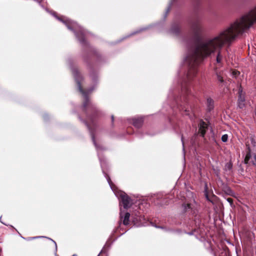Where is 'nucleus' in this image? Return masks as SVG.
<instances>
[{
	"instance_id": "1",
	"label": "nucleus",
	"mask_w": 256,
	"mask_h": 256,
	"mask_svg": "<svg viewBox=\"0 0 256 256\" xmlns=\"http://www.w3.org/2000/svg\"><path fill=\"white\" fill-rule=\"evenodd\" d=\"M256 22V6L248 12L236 20L228 26L220 30L213 37L206 38L198 44L188 46L184 58L187 71L182 78V94H188L186 86L196 76L198 66L202 59L218 50L216 64H222L226 60V50H222L224 45L230 46L236 38Z\"/></svg>"
},
{
	"instance_id": "2",
	"label": "nucleus",
	"mask_w": 256,
	"mask_h": 256,
	"mask_svg": "<svg viewBox=\"0 0 256 256\" xmlns=\"http://www.w3.org/2000/svg\"><path fill=\"white\" fill-rule=\"evenodd\" d=\"M108 182L113 190L115 195L119 198H120V206L123 205L124 208H130L132 204V200L124 192L119 190L116 186L112 183L109 177L107 178Z\"/></svg>"
},
{
	"instance_id": "3",
	"label": "nucleus",
	"mask_w": 256,
	"mask_h": 256,
	"mask_svg": "<svg viewBox=\"0 0 256 256\" xmlns=\"http://www.w3.org/2000/svg\"><path fill=\"white\" fill-rule=\"evenodd\" d=\"M56 18L59 20H60L63 23H64L66 26L68 27V29L71 30H80L82 33V38L78 37V39L80 42H84V39L83 32H82L81 28L78 25V24L76 22H74L72 20H68V19L66 18L65 17H63V16L61 17V18L56 17Z\"/></svg>"
},
{
	"instance_id": "4",
	"label": "nucleus",
	"mask_w": 256,
	"mask_h": 256,
	"mask_svg": "<svg viewBox=\"0 0 256 256\" xmlns=\"http://www.w3.org/2000/svg\"><path fill=\"white\" fill-rule=\"evenodd\" d=\"M73 73H74V76L75 77V78L77 82L78 86V90H79L80 92L84 96V99L85 101L84 102V106L86 107V106L88 102V96H87L88 94L92 90H88L87 92L84 91L82 88L80 84V82L78 81V74L76 70H74Z\"/></svg>"
},
{
	"instance_id": "5",
	"label": "nucleus",
	"mask_w": 256,
	"mask_h": 256,
	"mask_svg": "<svg viewBox=\"0 0 256 256\" xmlns=\"http://www.w3.org/2000/svg\"><path fill=\"white\" fill-rule=\"evenodd\" d=\"M192 31L196 36H198L202 33L203 28L200 22H196L192 26Z\"/></svg>"
},
{
	"instance_id": "6",
	"label": "nucleus",
	"mask_w": 256,
	"mask_h": 256,
	"mask_svg": "<svg viewBox=\"0 0 256 256\" xmlns=\"http://www.w3.org/2000/svg\"><path fill=\"white\" fill-rule=\"evenodd\" d=\"M120 221L122 222L124 225H128L129 224V218L130 214L128 212L123 213L122 208H120Z\"/></svg>"
},
{
	"instance_id": "7",
	"label": "nucleus",
	"mask_w": 256,
	"mask_h": 256,
	"mask_svg": "<svg viewBox=\"0 0 256 256\" xmlns=\"http://www.w3.org/2000/svg\"><path fill=\"white\" fill-rule=\"evenodd\" d=\"M208 129V124L204 121L201 120L199 124V132L202 136H204L206 132Z\"/></svg>"
},
{
	"instance_id": "8",
	"label": "nucleus",
	"mask_w": 256,
	"mask_h": 256,
	"mask_svg": "<svg viewBox=\"0 0 256 256\" xmlns=\"http://www.w3.org/2000/svg\"><path fill=\"white\" fill-rule=\"evenodd\" d=\"M183 210L185 212H192L194 208V204L189 202L184 203L182 204Z\"/></svg>"
},
{
	"instance_id": "9",
	"label": "nucleus",
	"mask_w": 256,
	"mask_h": 256,
	"mask_svg": "<svg viewBox=\"0 0 256 256\" xmlns=\"http://www.w3.org/2000/svg\"><path fill=\"white\" fill-rule=\"evenodd\" d=\"M239 96L238 100V106L240 108H242L244 106V98L242 94V90H239Z\"/></svg>"
},
{
	"instance_id": "10",
	"label": "nucleus",
	"mask_w": 256,
	"mask_h": 256,
	"mask_svg": "<svg viewBox=\"0 0 256 256\" xmlns=\"http://www.w3.org/2000/svg\"><path fill=\"white\" fill-rule=\"evenodd\" d=\"M206 105L208 110H211L214 108V100L211 98H208L206 100Z\"/></svg>"
},
{
	"instance_id": "11",
	"label": "nucleus",
	"mask_w": 256,
	"mask_h": 256,
	"mask_svg": "<svg viewBox=\"0 0 256 256\" xmlns=\"http://www.w3.org/2000/svg\"><path fill=\"white\" fill-rule=\"evenodd\" d=\"M142 122H143V120H142V118L135 119L134 120V122H133L134 125L136 127L139 128L142 125Z\"/></svg>"
},
{
	"instance_id": "12",
	"label": "nucleus",
	"mask_w": 256,
	"mask_h": 256,
	"mask_svg": "<svg viewBox=\"0 0 256 256\" xmlns=\"http://www.w3.org/2000/svg\"><path fill=\"white\" fill-rule=\"evenodd\" d=\"M136 217L134 218L133 221L134 224H137L139 222L142 221V218L140 216L137 215V214H136Z\"/></svg>"
},
{
	"instance_id": "13",
	"label": "nucleus",
	"mask_w": 256,
	"mask_h": 256,
	"mask_svg": "<svg viewBox=\"0 0 256 256\" xmlns=\"http://www.w3.org/2000/svg\"><path fill=\"white\" fill-rule=\"evenodd\" d=\"M224 191L227 194L233 196L232 191L228 187L224 188Z\"/></svg>"
},
{
	"instance_id": "14",
	"label": "nucleus",
	"mask_w": 256,
	"mask_h": 256,
	"mask_svg": "<svg viewBox=\"0 0 256 256\" xmlns=\"http://www.w3.org/2000/svg\"><path fill=\"white\" fill-rule=\"evenodd\" d=\"M250 142H251V144H252L254 146H256V140L254 138V137L253 136H250Z\"/></svg>"
},
{
	"instance_id": "15",
	"label": "nucleus",
	"mask_w": 256,
	"mask_h": 256,
	"mask_svg": "<svg viewBox=\"0 0 256 256\" xmlns=\"http://www.w3.org/2000/svg\"><path fill=\"white\" fill-rule=\"evenodd\" d=\"M216 75H217L218 80L220 82H222V83L223 82H224V80H223L222 76L220 74H216Z\"/></svg>"
},
{
	"instance_id": "16",
	"label": "nucleus",
	"mask_w": 256,
	"mask_h": 256,
	"mask_svg": "<svg viewBox=\"0 0 256 256\" xmlns=\"http://www.w3.org/2000/svg\"><path fill=\"white\" fill-rule=\"evenodd\" d=\"M228 140V136L227 134H224L222 136V140L223 142H226Z\"/></svg>"
},
{
	"instance_id": "17",
	"label": "nucleus",
	"mask_w": 256,
	"mask_h": 256,
	"mask_svg": "<svg viewBox=\"0 0 256 256\" xmlns=\"http://www.w3.org/2000/svg\"><path fill=\"white\" fill-rule=\"evenodd\" d=\"M232 74L233 76L236 77L237 76L240 74V72L238 70H233V72H232Z\"/></svg>"
},
{
	"instance_id": "18",
	"label": "nucleus",
	"mask_w": 256,
	"mask_h": 256,
	"mask_svg": "<svg viewBox=\"0 0 256 256\" xmlns=\"http://www.w3.org/2000/svg\"><path fill=\"white\" fill-rule=\"evenodd\" d=\"M250 156L248 154H246V158H245V160H244V162L246 164H248V161L250 160Z\"/></svg>"
},
{
	"instance_id": "19",
	"label": "nucleus",
	"mask_w": 256,
	"mask_h": 256,
	"mask_svg": "<svg viewBox=\"0 0 256 256\" xmlns=\"http://www.w3.org/2000/svg\"><path fill=\"white\" fill-rule=\"evenodd\" d=\"M232 165L230 163H228L226 165V168L229 170H230L232 168Z\"/></svg>"
},
{
	"instance_id": "20",
	"label": "nucleus",
	"mask_w": 256,
	"mask_h": 256,
	"mask_svg": "<svg viewBox=\"0 0 256 256\" xmlns=\"http://www.w3.org/2000/svg\"><path fill=\"white\" fill-rule=\"evenodd\" d=\"M92 140L93 142H94V144L95 145L96 148H98V146L96 144L94 136L93 135H92Z\"/></svg>"
},
{
	"instance_id": "21",
	"label": "nucleus",
	"mask_w": 256,
	"mask_h": 256,
	"mask_svg": "<svg viewBox=\"0 0 256 256\" xmlns=\"http://www.w3.org/2000/svg\"><path fill=\"white\" fill-rule=\"evenodd\" d=\"M227 201L230 204L231 206L232 204L233 200L231 198H228Z\"/></svg>"
},
{
	"instance_id": "22",
	"label": "nucleus",
	"mask_w": 256,
	"mask_h": 256,
	"mask_svg": "<svg viewBox=\"0 0 256 256\" xmlns=\"http://www.w3.org/2000/svg\"><path fill=\"white\" fill-rule=\"evenodd\" d=\"M100 163H101V165L102 166V160H101V159L100 158Z\"/></svg>"
},
{
	"instance_id": "23",
	"label": "nucleus",
	"mask_w": 256,
	"mask_h": 256,
	"mask_svg": "<svg viewBox=\"0 0 256 256\" xmlns=\"http://www.w3.org/2000/svg\"><path fill=\"white\" fill-rule=\"evenodd\" d=\"M182 144L184 145V142H183V138H182Z\"/></svg>"
},
{
	"instance_id": "24",
	"label": "nucleus",
	"mask_w": 256,
	"mask_h": 256,
	"mask_svg": "<svg viewBox=\"0 0 256 256\" xmlns=\"http://www.w3.org/2000/svg\"><path fill=\"white\" fill-rule=\"evenodd\" d=\"M253 164L255 165L256 164L254 162H253Z\"/></svg>"
},
{
	"instance_id": "25",
	"label": "nucleus",
	"mask_w": 256,
	"mask_h": 256,
	"mask_svg": "<svg viewBox=\"0 0 256 256\" xmlns=\"http://www.w3.org/2000/svg\"><path fill=\"white\" fill-rule=\"evenodd\" d=\"M54 242V244H56V242Z\"/></svg>"
},
{
	"instance_id": "26",
	"label": "nucleus",
	"mask_w": 256,
	"mask_h": 256,
	"mask_svg": "<svg viewBox=\"0 0 256 256\" xmlns=\"http://www.w3.org/2000/svg\"><path fill=\"white\" fill-rule=\"evenodd\" d=\"M98 148H99V149H100V148H99V147L98 146Z\"/></svg>"
},
{
	"instance_id": "27",
	"label": "nucleus",
	"mask_w": 256,
	"mask_h": 256,
	"mask_svg": "<svg viewBox=\"0 0 256 256\" xmlns=\"http://www.w3.org/2000/svg\"><path fill=\"white\" fill-rule=\"evenodd\" d=\"M73 256H74V255Z\"/></svg>"
}]
</instances>
